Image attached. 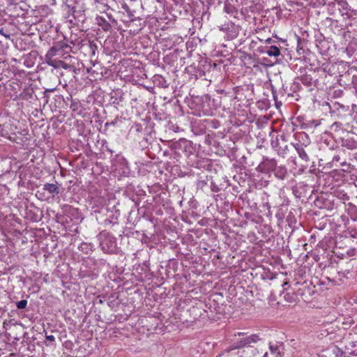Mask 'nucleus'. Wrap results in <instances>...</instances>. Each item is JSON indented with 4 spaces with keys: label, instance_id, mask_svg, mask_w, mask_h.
<instances>
[{
    "label": "nucleus",
    "instance_id": "obj_25",
    "mask_svg": "<svg viewBox=\"0 0 357 357\" xmlns=\"http://www.w3.org/2000/svg\"><path fill=\"white\" fill-rule=\"evenodd\" d=\"M79 250L86 254H89L92 251V245L87 243H82L79 246Z\"/></svg>",
    "mask_w": 357,
    "mask_h": 357
},
{
    "label": "nucleus",
    "instance_id": "obj_2",
    "mask_svg": "<svg viewBox=\"0 0 357 357\" xmlns=\"http://www.w3.org/2000/svg\"><path fill=\"white\" fill-rule=\"evenodd\" d=\"M72 52V47L65 41H59L48 50L46 58H52L58 56L66 59L70 56L69 54Z\"/></svg>",
    "mask_w": 357,
    "mask_h": 357
},
{
    "label": "nucleus",
    "instance_id": "obj_34",
    "mask_svg": "<svg viewBox=\"0 0 357 357\" xmlns=\"http://www.w3.org/2000/svg\"><path fill=\"white\" fill-rule=\"evenodd\" d=\"M263 349H264V352L260 356V357H269L268 352L266 351V346Z\"/></svg>",
    "mask_w": 357,
    "mask_h": 357
},
{
    "label": "nucleus",
    "instance_id": "obj_7",
    "mask_svg": "<svg viewBox=\"0 0 357 357\" xmlns=\"http://www.w3.org/2000/svg\"><path fill=\"white\" fill-rule=\"evenodd\" d=\"M261 339L259 337V336L256 334L245 336L236 342V345L235 346L234 349H244L248 347H255L254 344H257L261 341ZM232 349H234V348Z\"/></svg>",
    "mask_w": 357,
    "mask_h": 357
},
{
    "label": "nucleus",
    "instance_id": "obj_19",
    "mask_svg": "<svg viewBox=\"0 0 357 357\" xmlns=\"http://www.w3.org/2000/svg\"><path fill=\"white\" fill-rule=\"evenodd\" d=\"M342 17H344V19H356L357 9H350L348 6L347 10H344V12H342Z\"/></svg>",
    "mask_w": 357,
    "mask_h": 357
},
{
    "label": "nucleus",
    "instance_id": "obj_4",
    "mask_svg": "<svg viewBox=\"0 0 357 357\" xmlns=\"http://www.w3.org/2000/svg\"><path fill=\"white\" fill-rule=\"evenodd\" d=\"M220 31L226 34L227 39L233 40L238 37L240 31V26L234 22L228 21L218 26Z\"/></svg>",
    "mask_w": 357,
    "mask_h": 357
},
{
    "label": "nucleus",
    "instance_id": "obj_33",
    "mask_svg": "<svg viewBox=\"0 0 357 357\" xmlns=\"http://www.w3.org/2000/svg\"><path fill=\"white\" fill-rule=\"evenodd\" d=\"M46 339L48 340V341H50V342H54L55 340V338H54V336L52 335H47L46 337Z\"/></svg>",
    "mask_w": 357,
    "mask_h": 357
},
{
    "label": "nucleus",
    "instance_id": "obj_16",
    "mask_svg": "<svg viewBox=\"0 0 357 357\" xmlns=\"http://www.w3.org/2000/svg\"><path fill=\"white\" fill-rule=\"evenodd\" d=\"M275 176L279 179H284L287 175V170L285 166H278L273 172Z\"/></svg>",
    "mask_w": 357,
    "mask_h": 357
},
{
    "label": "nucleus",
    "instance_id": "obj_38",
    "mask_svg": "<svg viewBox=\"0 0 357 357\" xmlns=\"http://www.w3.org/2000/svg\"><path fill=\"white\" fill-rule=\"evenodd\" d=\"M54 89H47V90H45V91L44 93H46L47 92H52V91H54Z\"/></svg>",
    "mask_w": 357,
    "mask_h": 357
},
{
    "label": "nucleus",
    "instance_id": "obj_9",
    "mask_svg": "<svg viewBox=\"0 0 357 357\" xmlns=\"http://www.w3.org/2000/svg\"><path fill=\"white\" fill-rule=\"evenodd\" d=\"M47 59V63L52 66L55 68H62L63 69L66 70H74V66L70 64L66 63V62L57 60V59H52V58H46Z\"/></svg>",
    "mask_w": 357,
    "mask_h": 357
},
{
    "label": "nucleus",
    "instance_id": "obj_41",
    "mask_svg": "<svg viewBox=\"0 0 357 357\" xmlns=\"http://www.w3.org/2000/svg\"><path fill=\"white\" fill-rule=\"evenodd\" d=\"M52 4H56V0H52Z\"/></svg>",
    "mask_w": 357,
    "mask_h": 357
},
{
    "label": "nucleus",
    "instance_id": "obj_40",
    "mask_svg": "<svg viewBox=\"0 0 357 357\" xmlns=\"http://www.w3.org/2000/svg\"><path fill=\"white\" fill-rule=\"evenodd\" d=\"M271 38H268V40H266V42H267V43H270V42H271Z\"/></svg>",
    "mask_w": 357,
    "mask_h": 357
},
{
    "label": "nucleus",
    "instance_id": "obj_3",
    "mask_svg": "<svg viewBox=\"0 0 357 357\" xmlns=\"http://www.w3.org/2000/svg\"><path fill=\"white\" fill-rule=\"evenodd\" d=\"M101 250L107 254L114 252L116 249V241L114 237L107 232H101L98 236Z\"/></svg>",
    "mask_w": 357,
    "mask_h": 357
},
{
    "label": "nucleus",
    "instance_id": "obj_17",
    "mask_svg": "<svg viewBox=\"0 0 357 357\" xmlns=\"http://www.w3.org/2000/svg\"><path fill=\"white\" fill-rule=\"evenodd\" d=\"M72 15L75 20H77L79 22H84L86 17L84 14V10H77L75 12H70V16Z\"/></svg>",
    "mask_w": 357,
    "mask_h": 357
},
{
    "label": "nucleus",
    "instance_id": "obj_42",
    "mask_svg": "<svg viewBox=\"0 0 357 357\" xmlns=\"http://www.w3.org/2000/svg\"><path fill=\"white\" fill-rule=\"evenodd\" d=\"M65 1H66V0H62V2H63H63H65Z\"/></svg>",
    "mask_w": 357,
    "mask_h": 357
},
{
    "label": "nucleus",
    "instance_id": "obj_44",
    "mask_svg": "<svg viewBox=\"0 0 357 357\" xmlns=\"http://www.w3.org/2000/svg\"><path fill=\"white\" fill-rule=\"evenodd\" d=\"M356 97H357V91H356Z\"/></svg>",
    "mask_w": 357,
    "mask_h": 357
},
{
    "label": "nucleus",
    "instance_id": "obj_8",
    "mask_svg": "<svg viewBox=\"0 0 357 357\" xmlns=\"http://www.w3.org/2000/svg\"><path fill=\"white\" fill-rule=\"evenodd\" d=\"M263 352L264 349L262 347H248L242 349L240 355L243 357H260Z\"/></svg>",
    "mask_w": 357,
    "mask_h": 357
},
{
    "label": "nucleus",
    "instance_id": "obj_39",
    "mask_svg": "<svg viewBox=\"0 0 357 357\" xmlns=\"http://www.w3.org/2000/svg\"><path fill=\"white\" fill-rule=\"evenodd\" d=\"M286 285H289V283L287 282L283 283L282 287H284Z\"/></svg>",
    "mask_w": 357,
    "mask_h": 357
},
{
    "label": "nucleus",
    "instance_id": "obj_6",
    "mask_svg": "<svg viewBox=\"0 0 357 357\" xmlns=\"http://www.w3.org/2000/svg\"><path fill=\"white\" fill-rule=\"evenodd\" d=\"M348 3L344 1H333L327 4V12L331 15H336L337 13H341L347 10Z\"/></svg>",
    "mask_w": 357,
    "mask_h": 357
},
{
    "label": "nucleus",
    "instance_id": "obj_13",
    "mask_svg": "<svg viewBox=\"0 0 357 357\" xmlns=\"http://www.w3.org/2000/svg\"><path fill=\"white\" fill-rule=\"evenodd\" d=\"M43 189L47 191L52 197L57 195L60 193L59 188L56 184L54 183H45L43 185Z\"/></svg>",
    "mask_w": 357,
    "mask_h": 357
},
{
    "label": "nucleus",
    "instance_id": "obj_26",
    "mask_svg": "<svg viewBox=\"0 0 357 357\" xmlns=\"http://www.w3.org/2000/svg\"><path fill=\"white\" fill-rule=\"evenodd\" d=\"M89 55L91 58H93L96 55V51L98 50V46L94 42L89 41Z\"/></svg>",
    "mask_w": 357,
    "mask_h": 357
},
{
    "label": "nucleus",
    "instance_id": "obj_32",
    "mask_svg": "<svg viewBox=\"0 0 357 357\" xmlns=\"http://www.w3.org/2000/svg\"><path fill=\"white\" fill-rule=\"evenodd\" d=\"M123 8L126 10V12L128 13V15L130 17L134 16L132 11L130 10V9L129 8L128 5L126 4L125 6H123Z\"/></svg>",
    "mask_w": 357,
    "mask_h": 357
},
{
    "label": "nucleus",
    "instance_id": "obj_37",
    "mask_svg": "<svg viewBox=\"0 0 357 357\" xmlns=\"http://www.w3.org/2000/svg\"><path fill=\"white\" fill-rule=\"evenodd\" d=\"M307 79H308V77L307 76L305 77H303L302 78L303 83L307 82Z\"/></svg>",
    "mask_w": 357,
    "mask_h": 357
},
{
    "label": "nucleus",
    "instance_id": "obj_23",
    "mask_svg": "<svg viewBox=\"0 0 357 357\" xmlns=\"http://www.w3.org/2000/svg\"><path fill=\"white\" fill-rule=\"evenodd\" d=\"M76 0H66L63 5L68 8V17H70V12H75V4Z\"/></svg>",
    "mask_w": 357,
    "mask_h": 357
},
{
    "label": "nucleus",
    "instance_id": "obj_1",
    "mask_svg": "<svg viewBox=\"0 0 357 357\" xmlns=\"http://www.w3.org/2000/svg\"><path fill=\"white\" fill-rule=\"evenodd\" d=\"M169 148L174 150L177 154L183 153L189 157L195 151V147L193 143L185 138H181L177 141L172 142Z\"/></svg>",
    "mask_w": 357,
    "mask_h": 357
},
{
    "label": "nucleus",
    "instance_id": "obj_29",
    "mask_svg": "<svg viewBox=\"0 0 357 357\" xmlns=\"http://www.w3.org/2000/svg\"><path fill=\"white\" fill-rule=\"evenodd\" d=\"M351 84L353 85V87L355 89V94L356 95V92H357V75H354L352 77Z\"/></svg>",
    "mask_w": 357,
    "mask_h": 357
},
{
    "label": "nucleus",
    "instance_id": "obj_35",
    "mask_svg": "<svg viewBox=\"0 0 357 357\" xmlns=\"http://www.w3.org/2000/svg\"><path fill=\"white\" fill-rule=\"evenodd\" d=\"M340 160V156L335 155L333 157V162H339Z\"/></svg>",
    "mask_w": 357,
    "mask_h": 357
},
{
    "label": "nucleus",
    "instance_id": "obj_31",
    "mask_svg": "<svg viewBox=\"0 0 357 357\" xmlns=\"http://www.w3.org/2000/svg\"><path fill=\"white\" fill-rule=\"evenodd\" d=\"M0 34L3 36L5 38L10 39V33L6 31L3 28H1L0 29Z\"/></svg>",
    "mask_w": 357,
    "mask_h": 357
},
{
    "label": "nucleus",
    "instance_id": "obj_24",
    "mask_svg": "<svg viewBox=\"0 0 357 357\" xmlns=\"http://www.w3.org/2000/svg\"><path fill=\"white\" fill-rule=\"evenodd\" d=\"M98 24L105 31H109L112 27L111 24L103 17H99L98 19Z\"/></svg>",
    "mask_w": 357,
    "mask_h": 357
},
{
    "label": "nucleus",
    "instance_id": "obj_14",
    "mask_svg": "<svg viewBox=\"0 0 357 357\" xmlns=\"http://www.w3.org/2000/svg\"><path fill=\"white\" fill-rule=\"evenodd\" d=\"M342 146L349 150H355L357 149V141L353 138L342 139Z\"/></svg>",
    "mask_w": 357,
    "mask_h": 357
},
{
    "label": "nucleus",
    "instance_id": "obj_22",
    "mask_svg": "<svg viewBox=\"0 0 357 357\" xmlns=\"http://www.w3.org/2000/svg\"><path fill=\"white\" fill-rule=\"evenodd\" d=\"M224 11L230 15H233L237 13L236 7L229 3L228 1H225L224 3Z\"/></svg>",
    "mask_w": 357,
    "mask_h": 357
},
{
    "label": "nucleus",
    "instance_id": "obj_21",
    "mask_svg": "<svg viewBox=\"0 0 357 357\" xmlns=\"http://www.w3.org/2000/svg\"><path fill=\"white\" fill-rule=\"evenodd\" d=\"M347 211L353 220H357V207L355 205L349 204L347 208Z\"/></svg>",
    "mask_w": 357,
    "mask_h": 357
},
{
    "label": "nucleus",
    "instance_id": "obj_28",
    "mask_svg": "<svg viewBox=\"0 0 357 357\" xmlns=\"http://www.w3.org/2000/svg\"><path fill=\"white\" fill-rule=\"evenodd\" d=\"M27 305L26 300H21L16 303V306L18 309H24Z\"/></svg>",
    "mask_w": 357,
    "mask_h": 357
},
{
    "label": "nucleus",
    "instance_id": "obj_15",
    "mask_svg": "<svg viewBox=\"0 0 357 357\" xmlns=\"http://www.w3.org/2000/svg\"><path fill=\"white\" fill-rule=\"evenodd\" d=\"M337 356H338V353L340 354V356L342 357H354L357 356V349L351 350L349 347H345L344 350H341L337 348Z\"/></svg>",
    "mask_w": 357,
    "mask_h": 357
},
{
    "label": "nucleus",
    "instance_id": "obj_20",
    "mask_svg": "<svg viewBox=\"0 0 357 357\" xmlns=\"http://www.w3.org/2000/svg\"><path fill=\"white\" fill-rule=\"evenodd\" d=\"M269 56H278L280 54V49L274 45L267 47V50L264 52Z\"/></svg>",
    "mask_w": 357,
    "mask_h": 357
},
{
    "label": "nucleus",
    "instance_id": "obj_10",
    "mask_svg": "<svg viewBox=\"0 0 357 357\" xmlns=\"http://www.w3.org/2000/svg\"><path fill=\"white\" fill-rule=\"evenodd\" d=\"M291 145L296 150L299 158L302 160H303L305 162L310 161V157L307 153V152H308L307 148H305V146H302L301 144H299V143H291Z\"/></svg>",
    "mask_w": 357,
    "mask_h": 357
},
{
    "label": "nucleus",
    "instance_id": "obj_43",
    "mask_svg": "<svg viewBox=\"0 0 357 357\" xmlns=\"http://www.w3.org/2000/svg\"><path fill=\"white\" fill-rule=\"evenodd\" d=\"M238 357H243L242 356L239 355Z\"/></svg>",
    "mask_w": 357,
    "mask_h": 357
},
{
    "label": "nucleus",
    "instance_id": "obj_11",
    "mask_svg": "<svg viewBox=\"0 0 357 357\" xmlns=\"http://www.w3.org/2000/svg\"><path fill=\"white\" fill-rule=\"evenodd\" d=\"M296 142L294 143H299L301 144L302 146L307 148L310 143V139L309 136L304 132H297L294 135Z\"/></svg>",
    "mask_w": 357,
    "mask_h": 357
},
{
    "label": "nucleus",
    "instance_id": "obj_12",
    "mask_svg": "<svg viewBox=\"0 0 357 357\" xmlns=\"http://www.w3.org/2000/svg\"><path fill=\"white\" fill-rule=\"evenodd\" d=\"M261 165L267 171L274 172L278 167L277 162L275 159L264 158Z\"/></svg>",
    "mask_w": 357,
    "mask_h": 357
},
{
    "label": "nucleus",
    "instance_id": "obj_5",
    "mask_svg": "<svg viewBox=\"0 0 357 357\" xmlns=\"http://www.w3.org/2000/svg\"><path fill=\"white\" fill-rule=\"evenodd\" d=\"M286 139L284 135H277L275 137L272 136L271 144L272 148L278 149L279 155H284L287 151L288 146L286 144Z\"/></svg>",
    "mask_w": 357,
    "mask_h": 357
},
{
    "label": "nucleus",
    "instance_id": "obj_27",
    "mask_svg": "<svg viewBox=\"0 0 357 357\" xmlns=\"http://www.w3.org/2000/svg\"><path fill=\"white\" fill-rule=\"evenodd\" d=\"M340 32V35L342 38L344 40V42H347L351 38V33L349 31L345 30H339Z\"/></svg>",
    "mask_w": 357,
    "mask_h": 357
},
{
    "label": "nucleus",
    "instance_id": "obj_36",
    "mask_svg": "<svg viewBox=\"0 0 357 357\" xmlns=\"http://www.w3.org/2000/svg\"><path fill=\"white\" fill-rule=\"evenodd\" d=\"M269 348H270V350H271V354H273L274 353L275 350H276V349H277V348L274 349V348H273V347L272 345H270Z\"/></svg>",
    "mask_w": 357,
    "mask_h": 357
},
{
    "label": "nucleus",
    "instance_id": "obj_30",
    "mask_svg": "<svg viewBox=\"0 0 357 357\" xmlns=\"http://www.w3.org/2000/svg\"><path fill=\"white\" fill-rule=\"evenodd\" d=\"M231 350H225L217 357H234L230 354Z\"/></svg>",
    "mask_w": 357,
    "mask_h": 357
},
{
    "label": "nucleus",
    "instance_id": "obj_18",
    "mask_svg": "<svg viewBox=\"0 0 357 357\" xmlns=\"http://www.w3.org/2000/svg\"><path fill=\"white\" fill-rule=\"evenodd\" d=\"M331 109L334 112H347L349 109V107L348 105H344L343 104H341L338 102H335L333 103V106L331 107Z\"/></svg>",
    "mask_w": 357,
    "mask_h": 357
}]
</instances>
